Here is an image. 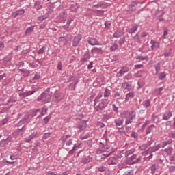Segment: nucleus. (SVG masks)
<instances>
[{"mask_svg": "<svg viewBox=\"0 0 175 175\" xmlns=\"http://www.w3.org/2000/svg\"><path fill=\"white\" fill-rule=\"evenodd\" d=\"M51 119V115H49L46 117H45L42 122V125H47V124H49V121H50Z\"/></svg>", "mask_w": 175, "mask_h": 175, "instance_id": "7c9ffc66", "label": "nucleus"}, {"mask_svg": "<svg viewBox=\"0 0 175 175\" xmlns=\"http://www.w3.org/2000/svg\"><path fill=\"white\" fill-rule=\"evenodd\" d=\"M104 6H105V3L100 2L93 5L92 10H93L94 12H98V13H101V14H103L105 13L104 10H96L95 8H96L97 9H99L100 8L101 9H103Z\"/></svg>", "mask_w": 175, "mask_h": 175, "instance_id": "423d86ee", "label": "nucleus"}, {"mask_svg": "<svg viewBox=\"0 0 175 175\" xmlns=\"http://www.w3.org/2000/svg\"><path fill=\"white\" fill-rule=\"evenodd\" d=\"M81 39H83V36L81 34H78L77 36L74 37L72 40V46L73 47H77L79 46V43H80Z\"/></svg>", "mask_w": 175, "mask_h": 175, "instance_id": "0eeeda50", "label": "nucleus"}, {"mask_svg": "<svg viewBox=\"0 0 175 175\" xmlns=\"http://www.w3.org/2000/svg\"><path fill=\"white\" fill-rule=\"evenodd\" d=\"M91 161H92V157H91L90 156H88L82 158L81 162V163H90Z\"/></svg>", "mask_w": 175, "mask_h": 175, "instance_id": "393cba45", "label": "nucleus"}, {"mask_svg": "<svg viewBox=\"0 0 175 175\" xmlns=\"http://www.w3.org/2000/svg\"><path fill=\"white\" fill-rule=\"evenodd\" d=\"M155 128H157V126H155L154 124H151L148 126L146 129V135H150V133H151V132H152V131H154Z\"/></svg>", "mask_w": 175, "mask_h": 175, "instance_id": "aec40b11", "label": "nucleus"}, {"mask_svg": "<svg viewBox=\"0 0 175 175\" xmlns=\"http://www.w3.org/2000/svg\"><path fill=\"white\" fill-rule=\"evenodd\" d=\"M77 9H79V6L77 5V4H72L70 7V10L72 12H77Z\"/></svg>", "mask_w": 175, "mask_h": 175, "instance_id": "5fc2aeb1", "label": "nucleus"}, {"mask_svg": "<svg viewBox=\"0 0 175 175\" xmlns=\"http://www.w3.org/2000/svg\"><path fill=\"white\" fill-rule=\"evenodd\" d=\"M161 148V144H157L156 146L149 147L147 150L143 152V155H148V154H152V152H156Z\"/></svg>", "mask_w": 175, "mask_h": 175, "instance_id": "39448f33", "label": "nucleus"}, {"mask_svg": "<svg viewBox=\"0 0 175 175\" xmlns=\"http://www.w3.org/2000/svg\"><path fill=\"white\" fill-rule=\"evenodd\" d=\"M44 2L42 0H38L35 2L33 8L36 10H40L43 8Z\"/></svg>", "mask_w": 175, "mask_h": 175, "instance_id": "f8f14e48", "label": "nucleus"}, {"mask_svg": "<svg viewBox=\"0 0 175 175\" xmlns=\"http://www.w3.org/2000/svg\"><path fill=\"white\" fill-rule=\"evenodd\" d=\"M155 70H156V75H158V73L161 71V63H157V65L154 66Z\"/></svg>", "mask_w": 175, "mask_h": 175, "instance_id": "8fccbe9b", "label": "nucleus"}, {"mask_svg": "<svg viewBox=\"0 0 175 175\" xmlns=\"http://www.w3.org/2000/svg\"><path fill=\"white\" fill-rule=\"evenodd\" d=\"M172 116L173 113L171 111H165L164 113H163L162 120H163L164 121H168V120H170V118H172Z\"/></svg>", "mask_w": 175, "mask_h": 175, "instance_id": "1a4fd4ad", "label": "nucleus"}, {"mask_svg": "<svg viewBox=\"0 0 175 175\" xmlns=\"http://www.w3.org/2000/svg\"><path fill=\"white\" fill-rule=\"evenodd\" d=\"M109 47L110 49V51H116L118 49V45L116 43H111L109 45Z\"/></svg>", "mask_w": 175, "mask_h": 175, "instance_id": "c85d7f7f", "label": "nucleus"}, {"mask_svg": "<svg viewBox=\"0 0 175 175\" xmlns=\"http://www.w3.org/2000/svg\"><path fill=\"white\" fill-rule=\"evenodd\" d=\"M98 172H106V167L105 166H100L98 168Z\"/></svg>", "mask_w": 175, "mask_h": 175, "instance_id": "338daca9", "label": "nucleus"}, {"mask_svg": "<svg viewBox=\"0 0 175 175\" xmlns=\"http://www.w3.org/2000/svg\"><path fill=\"white\" fill-rule=\"evenodd\" d=\"M137 5L136 4H131L128 7V12H136V10L137 9Z\"/></svg>", "mask_w": 175, "mask_h": 175, "instance_id": "cd10ccee", "label": "nucleus"}, {"mask_svg": "<svg viewBox=\"0 0 175 175\" xmlns=\"http://www.w3.org/2000/svg\"><path fill=\"white\" fill-rule=\"evenodd\" d=\"M122 87L124 90H131V85L128 82L123 83Z\"/></svg>", "mask_w": 175, "mask_h": 175, "instance_id": "de8ad7c7", "label": "nucleus"}, {"mask_svg": "<svg viewBox=\"0 0 175 175\" xmlns=\"http://www.w3.org/2000/svg\"><path fill=\"white\" fill-rule=\"evenodd\" d=\"M64 98V94L62 93H56L53 95V100L54 102H59Z\"/></svg>", "mask_w": 175, "mask_h": 175, "instance_id": "4468645a", "label": "nucleus"}, {"mask_svg": "<svg viewBox=\"0 0 175 175\" xmlns=\"http://www.w3.org/2000/svg\"><path fill=\"white\" fill-rule=\"evenodd\" d=\"M88 43L90 44V46H100V43L96 38H90L88 40Z\"/></svg>", "mask_w": 175, "mask_h": 175, "instance_id": "9d476101", "label": "nucleus"}, {"mask_svg": "<svg viewBox=\"0 0 175 175\" xmlns=\"http://www.w3.org/2000/svg\"><path fill=\"white\" fill-rule=\"evenodd\" d=\"M103 95L102 94H99L97 96L95 97L94 100V107H95V106H96L97 103H99V99H100V98H102Z\"/></svg>", "mask_w": 175, "mask_h": 175, "instance_id": "2f4dec72", "label": "nucleus"}, {"mask_svg": "<svg viewBox=\"0 0 175 175\" xmlns=\"http://www.w3.org/2000/svg\"><path fill=\"white\" fill-rule=\"evenodd\" d=\"M142 157L139 156L137 158V154H133L131 157H129L126 160L128 165H135V163H139L142 159Z\"/></svg>", "mask_w": 175, "mask_h": 175, "instance_id": "20e7f679", "label": "nucleus"}, {"mask_svg": "<svg viewBox=\"0 0 175 175\" xmlns=\"http://www.w3.org/2000/svg\"><path fill=\"white\" fill-rule=\"evenodd\" d=\"M19 96L21 98H27V96H28V93H27V92L20 93Z\"/></svg>", "mask_w": 175, "mask_h": 175, "instance_id": "680f3d73", "label": "nucleus"}, {"mask_svg": "<svg viewBox=\"0 0 175 175\" xmlns=\"http://www.w3.org/2000/svg\"><path fill=\"white\" fill-rule=\"evenodd\" d=\"M123 175H133V171L132 170H129L125 172Z\"/></svg>", "mask_w": 175, "mask_h": 175, "instance_id": "774afa93", "label": "nucleus"}, {"mask_svg": "<svg viewBox=\"0 0 175 175\" xmlns=\"http://www.w3.org/2000/svg\"><path fill=\"white\" fill-rule=\"evenodd\" d=\"M90 58H91V55H90V53L86 52L84 53L83 57L81 59V62H82L84 64V62H87L88 59H90Z\"/></svg>", "mask_w": 175, "mask_h": 175, "instance_id": "5701e85b", "label": "nucleus"}, {"mask_svg": "<svg viewBox=\"0 0 175 175\" xmlns=\"http://www.w3.org/2000/svg\"><path fill=\"white\" fill-rule=\"evenodd\" d=\"M115 126H121L124 124V118H118L114 120Z\"/></svg>", "mask_w": 175, "mask_h": 175, "instance_id": "f3484780", "label": "nucleus"}, {"mask_svg": "<svg viewBox=\"0 0 175 175\" xmlns=\"http://www.w3.org/2000/svg\"><path fill=\"white\" fill-rule=\"evenodd\" d=\"M50 136H51V133H45L42 137V142L47 140Z\"/></svg>", "mask_w": 175, "mask_h": 175, "instance_id": "79ce46f5", "label": "nucleus"}, {"mask_svg": "<svg viewBox=\"0 0 175 175\" xmlns=\"http://www.w3.org/2000/svg\"><path fill=\"white\" fill-rule=\"evenodd\" d=\"M132 121H133V119H131V118H129V116H128L126 118V120H125V125H126V126L127 125H129V124H132Z\"/></svg>", "mask_w": 175, "mask_h": 175, "instance_id": "603ef678", "label": "nucleus"}, {"mask_svg": "<svg viewBox=\"0 0 175 175\" xmlns=\"http://www.w3.org/2000/svg\"><path fill=\"white\" fill-rule=\"evenodd\" d=\"M122 35H124V33H122V31H117L113 33V38H121Z\"/></svg>", "mask_w": 175, "mask_h": 175, "instance_id": "37998d69", "label": "nucleus"}, {"mask_svg": "<svg viewBox=\"0 0 175 175\" xmlns=\"http://www.w3.org/2000/svg\"><path fill=\"white\" fill-rule=\"evenodd\" d=\"M142 106L144 109H148V107H151V100L148 99L142 102Z\"/></svg>", "mask_w": 175, "mask_h": 175, "instance_id": "6ab92c4d", "label": "nucleus"}, {"mask_svg": "<svg viewBox=\"0 0 175 175\" xmlns=\"http://www.w3.org/2000/svg\"><path fill=\"white\" fill-rule=\"evenodd\" d=\"M129 118H131L132 120H134V118H136V112L135 111H131L129 113Z\"/></svg>", "mask_w": 175, "mask_h": 175, "instance_id": "49530a36", "label": "nucleus"}, {"mask_svg": "<svg viewBox=\"0 0 175 175\" xmlns=\"http://www.w3.org/2000/svg\"><path fill=\"white\" fill-rule=\"evenodd\" d=\"M111 118V114L105 113L103 115V120H110Z\"/></svg>", "mask_w": 175, "mask_h": 175, "instance_id": "864d4df0", "label": "nucleus"}, {"mask_svg": "<svg viewBox=\"0 0 175 175\" xmlns=\"http://www.w3.org/2000/svg\"><path fill=\"white\" fill-rule=\"evenodd\" d=\"M111 25V23L110 22V21H107L105 22V27L107 29H109V28H110Z\"/></svg>", "mask_w": 175, "mask_h": 175, "instance_id": "052dcab7", "label": "nucleus"}, {"mask_svg": "<svg viewBox=\"0 0 175 175\" xmlns=\"http://www.w3.org/2000/svg\"><path fill=\"white\" fill-rule=\"evenodd\" d=\"M118 43L120 46H122V44L125 43V37H123L121 39H120Z\"/></svg>", "mask_w": 175, "mask_h": 175, "instance_id": "69168bd1", "label": "nucleus"}, {"mask_svg": "<svg viewBox=\"0 0 175 175\" xmlns=\"http://www.w3.org/2000/svg\"><path fill=\"white\" fill-rule=\"evenodd\" d=\"M164 152H165L166 155L172 154V148H167L164 150Z\"/></svg>", "mask_w": 175, "mask_h": 175, "instance_id": "4d7b16f0", "label": "nucleus"}, {"mask_svg": "<svg viewBox=\"0 0 175 175\" xmlns=\"http://www.w3.org/2000/svg\"><path fill=\"white\" fill-rule=\"evenodd\" d=\"M168 136L172 138V139H174L175 140V130L174 131H170L169 133H168Z\"/></svg>", "mask_w": 175, "mask_h": 175, "instance_id": "13d9d810", "label": "nucleus"}, {"mask_svg": "<svg viewBox=\"0 0 175 175\" xmlns=\"http://www.w3.org/2000/svg\"><path fill=\"white\" fill-rule=\"evenodd\" d=\"M135 98V92H130L126 94L125 100L126 102H128L130 99H133Z\"/></svg>", "mask_w": 175, "mask_h": 175, "instance_id": "b1692460", "label": "nucleus"}, {"mask_svg": "<svg viewBox=\"0 0 175 175\" xmlns=\"http://www.w3.org/2000/svg\"><path fill=\"white\" fill-rule=\"evenodd\" d=\"M159 80H165L166 79V72H160L158 76Z\"/></svg>", "mask_w": 175, "mask_h": 175, "instance_id": "ea45409f", "label": "nucleus"}, {"mask_svg": "<svg viewBox=\"0 0 175 175\" xmlns=\"http://www.w3.org/2000/svg\"><path fill=\"white\" fill-rule=\"evenodd\" d=\"M129 71V68L122 67L121 70L119 71V73H120V75H124V73H126Z\"/></svg>", "mask_w": 175, "mask_h": 175, "instance_id": "c03bdc74", "label": "nucleus"}, {"mask_svg": "<svg viewBox=\"0 0 175 175\" xmlns=\"http://www.w3.org/2000/svg\"><path fill=\"white\" fill-rule=\"evenodd\" d=\"M162 91H163V88H156L152 94L154 96H158V95H161V92H162Z\"/></svg>", "mask_w": 175, "mask_h": 175, "instance_id": "bb28decb", "label": "nucleus"}, {"mask_svg": "<svg viewBox=\"0 0 175 175\" xmlns=\"http://www.w3.org/2000/svg\"><path fill=\"white\" fill-rule=\"evenodd\" d=\"M111 94V90L108 88H105L104 92V98H109Z\"/></svg>", "mask_w": 175, "mask_h": 175, "instance_id": "c9c22d12", "label": "nucleus"}, {"mask_svg": "<svg viewBox=\"0 0 175 175\" xmlns=\"http://www.w3.org/2000/svg\"><path fill=\"white\" fill-rule=\"evenodd\" d=\"M137 28H139V25L134 24L132 25L131 28L128 29L127 32L130 33V35H133L137 31Z\"/></svg>", "mask_w": 175, "mask_h": 175, "instance_id": "ddd939ff", "label": "nucleus"}, {"mask_svg": "<svg viewBox=\"0 0 175 175\" xmlns=\"http://www.w3.org/2000/svg\"><path fill=\"white\" fill-rule=\"evenodd\" d=\"M10 120V117H6L5 118L3 119L1 122H0V125H1L2 126H3V125H6V124H8V122Z\"/></svg>", "mask_w": 175, "mask_h": 175, "instance_id": "58836bf2", "label": "nucleus"}, {"mask_svg": "<svg viewBox=\"0 0 175 175\" xmlns=\"http://www.w3.org/2000/svg\"><path fill=\"white\" fill-rule=\"evenodd\" d=\"M118 133H120V135H126V132L125 131H124V128L122 127V128L119 129Z\"/></svg>", "mask_w": 175, "mask_h": 175, "instance_id": "0e129e2a", "label": "nucleus"}, {"mask_svg": "<svg viewBox=\"0 0 175 175\" xmlns=\"http://www.w3.org/2000/svg\"><path fill=\"white\" fill-rule=\"evenodd\" d=\"M110 103V100L109 99H102L100 103L95 105L94 110L95 111H102L104 109H106L107 107V105Z\"/></svg>", "mask_w": 175, "mask_h": 175, "instance_id": "f257e3e1", "label": "nucleus"}, {"mask_svg": "<svg viewBox=\"0 0 175 175\" xmlns=\"http://www.w3.org/2000/svg\"><path fill=\"white\" fill-rule=\"evenodd\" d=\"M150 44L151 45V49L152 50H155L157 49H159V47H161V43H159V42H157L155 40H151L150 41Z\"/></svg>", "mask_w": 175, "mask_h": 175, "instance_id": "2eb2a0df", "label": "nucleus"}, {"mask_svg": "<svg viewBox=\"0 0 175 175\" xmlns=\"http://www.w3.org/2000/svg\"><path fill=\"white\" fill-rule=\"evenodd\" d=\"M47 114V108L43 107L41 110L40 114L38 116V118H41L43 116H46Z\"/></svg>", "mask_w": 175, "mask_h": 175, "instance_id": "473e14b6", "label": "nucleus"}, {"mask_svg": "<svg viewBox=\"0 0 175 175\" xmlns=\"http://www.w3.org/2000/svg\"><path fill=\"white\" fill-rule=\"evenodd\" d=\"M38 102H44V103H49L51 100V94L49 92H44L41 95L37 98Z\"/></svg>", "mask_w": 175, "mask_h": 175, "instance_id": "f03ea898", "label": "nucleus"}, {"mask_svg": "<svg viewBox=\"0 0 175 175\" xmlns=\"http://www.w3.org/2000/svg\"><path fill=\"white\" fill-rule=\"evenodd\" d=\"M38 136H39V133L33 132L29 137L31 140H33V139H35V137H38Z\"/></svg>", "mask_w": 175, "mask_h": 175, "instance_id": "09e8293b", "label": "nucleus"}, {"mask_svg": "<svg viewBox=\"0 0 175 175\" xmlns=\"http://www.w3.org/2000/svg\"><path fill=\"white\" fill-rule=\"evenodd\" d=\"M29 118V116L28 115L25 116L22 120H21L18 122L17 126H22L23 125H24V124L27 122V120H28Z\"/></svg>", "mask_w": 175, "mask_h": 175, "instance_id": "4be33fe9", "label": "nucleus"}, {"mask_svg": "<svg viewBox=\"0 0 175 175\" xmlns=\"http://www.w3.org/2000/svg\"><path fill=\"white\" fill-rule=\"evenodd\" d=\"M135 59L137 61H148V56H138Z\"/></svg>", "mask_w": 175, "mask_h": 175, "instance_id": "e433bc0d", "label": "nucleus"}, {"mask_svg": "<svg viewBox=\"0 0 175 175\" xmlns=\"http://www.w3.org/2000/svg\"><path fill=\"white\" fill-rule=\"evenodd\" d=\"M133 39L135 42H137V43H142V40H140V36L139 33L135 34Z\"/></svg>", "mask_w": 175, "mask_h": 175, "instance_id": "4c0bfd02", "label": "nucleus"}, {"mask_svg": "<svg viewBox=\"0 0 175 175\" xmlns=\"http://www.w3.org/2000/svg\"><path fill=\"white\" fill-rule=\"evenodd\" d=\"M172 143H173V140H172V139L164 141V142H163L162 148H163L166 147V146H168V144H172Z\"/></svg>", "mask_w": 175, "mask_h": 175, "instance_id": "a19ab883", "label": "nucleus"}, {"mask_svg": "<svg viewBox=\"0 0 175 175\" xmlns=\"http://www.w3.org/2000/svg\"><path fill=\"white\" fill-rule=\"evenodd\" d=\"M112 109L114 113H118V107L116 106V104L112 105Z\"/></svg>", "mask_w": 175, "mask_h": 175, "instance_id": "e2e57ef3", "label": "nucleus"}, {"mask_svg": "<svg viewBox=\"0 0 175 175\" xmlns=\"http://www.w3.org/2000/svg\"><path fill=\"white\" fill-rule=\"evenodd\" d=\"M135 148H132V149L126 150L125 152L126 158H128V157H129V155H132V154H133V152H135Z\"/></svg>", "mask_w": 175, "mask_h": 175, "instance_id": "f704fd0d", "label": "nucleus"}, {"mask_svg": "<svg viewBox=\"0 0 175 175\" xmlns=\"http://www.w3.org/2000/svg\"><path fill=\"white\" fill-rule=\"evenodd\" d=\"M10 61H12V57L10 56H5L3 58L4 64H8V62H10Z\"/></svg>", "mask_w": 175, "mask_h": 175, "instance_id": "6e6d98bb", "label": "nucleus"}, {"mask_svg": "<svg viewBox=\"0 0 175 175\" xmlns=\"http://www.w3.org/2000/svg\"><path fill=\"white\" fill-rule=\"evenodd\" d=\"M40 111V109H35L31 112V117H35V116H38V113Z\"/></svg>", "mask_w": 175, "mask_h": 175, "instance_id": "bf43d9fd", "label": "nucleus"}, {"mask_svg": "<svg viewBox=\"0 0 175 175\" xmlns=\"http://www.w3.org/2000/svg\"><path fill=\"white\" fill-rule=\"evenodd\" d=\"M70 137V135H66L61 137L60 140L63 142V144L66 142V139H69Z\"/></svg>", "mask_w": 175, "mask_h": 175, "instance_id": "a18cd8bd", "label": "nucleus"}, {"mask_svg": "<svg viewBox=\"0 0 175 175\" xmlns=\"http://www.w3.org/2000/svg\"><path fill=\"white\" fill-rule=\"evenodd\" d=\"M34 26H30L25 31V35H31L33 32Z\"/></svg>", "mask_w": 175, "mask_h": 175, "instance_id": "72a5a7b5", "label": "nucleus"}, {"mask_svg": "<svg viewBox=\"0 0 175 175\" xmlns=\"http://www.w3.org/2000/svg\"><path fill=\"white\" fill-rule=\"evenodd\" d=\"M45 51H46V46H42L41 49H40L38 51L37 54H38V55L44 54Z\"/></svg>", "mask_w": 175, "mask_h": 175, "instance_id": "3c124183", "label": "nucleus"}, {"mask_svg": "<svg viewBox=\"0 0 175 175\" xmlns=\"http://www.w3.org/2000/svg\"><path fill=\"white\" fill-rule=\"evenodd\" d=\"M158 167H159V166L157 163H154L151 167H150V169L151 170V174H154V173L157 172V170L158 169Z\"/></svg>", "mask_w": 175, "mask_h": 175, "instance_id": "c756f323", "label": "nucleus"}, {"mask_svg": "<svg viewBox=\"0 0 175 175\" xmlns=\"http://www.w3.org/2000/svg\"><path fill=\"white\" fill-rule=\"evenodd\" d=\"M79 83V80L76 79L74 81V83H70L68 87L70 91H75L76 90V85Z\"/></svg>", "mask_w": 175, "mask_h": 175, "instance_id": "a878e982", "label": "nucleus"}, {"mask_svg": "<svg viewBox=\"0 0 175 175\" xmlns=\"http://www.w3.org/2000/svg\"><path fill=\"white\" fill-rule=\"evenodd\" d=\"M87 128V122L82 121L78 124L77 129H78V132H83Z\"/></svg>", "mask_w": 175, "mask_h": 175, "instance_id": "6e6552de", "label": "nucleus"}, {"mask_svg": "<svg viewBox=\"0 0 175 175\" xmlns=\"http://www.w3.org/2000/svg\"><path fill=\"white\" fill-rule=\"evenodd\" d=\"M92 54H103V51L100 48L94 47L91 50Z\"/></svg>", "mask_w": 175, "mask_h": 175, "instance_id": "dca6fc26", "label": "nucleus"}, {"mask_svg": "<svg viewBox=\"0 0 175 175\" xmlns=\"http://www.w3.org/2000/svg\"><path fill=\"white\" fill-rule=\"evenodd\" d=\"M118 157H109V159L107 160V164L108 165H117L118 161L117 159Z\"/></svg>", "mask_w": 175, "mask_h": 175, "instance_id": "a211bd4d", "label": "nucleus"}, {"mask_svg": "<svg viewBox=\"0 0 175 175\" xmlns=\"http://www.w3.org/2000/svg\"><path fill=\"white\" fill-rule=\"evenodd\" d=\"M24 13H25V10L21 8V9L16 10V12H12V16L14 18H16V17H17V16H23V14H24Z\"/></svg>", "mask_w": 175, "mask_h": 175, "instance_id": "9b49d317", "label": "nucleus"}, {"mask_svg": "<svg viewBox=\"0 0 175 175\" xmlns=\"http://www.w3.org/2000/svg\"><path fill=\"white\" fill-rule=\"evenodd\" d=\"M151 144H152V142H151V140H150L146 144H144L141 145L139 147V150H141V151H144V150H146L149 146H151Z\"/></svg>", "mask_w": 175, "mask_h": 175, "instance_id": "412c9836", "label": "nucleus"}, {"mask_svg": "<svg viewBox=\"0 0 175 175\" xmlns=\"http://www.w3.org/2000/svg\"><path fill=\"white\" fill-rule=\"evenodd\" d=\"M110 150V146L109 145H105L103 143H100V150H98V153L100 154V152H108L106 154H104V157H109L110 154H111V152L109 151Z\"/></svg>", "mask_w": 175, "mask_h": 175, "instance_id": "7ed1b4c3", "label": "nucleus"}]
</instances>
